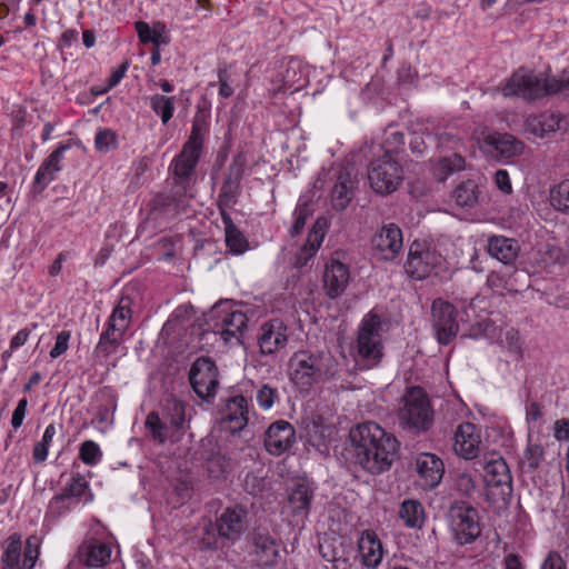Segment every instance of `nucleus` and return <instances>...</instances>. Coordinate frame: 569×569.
Wrapping results in <instances>:
<instances>
[{"instance_id": "obj_1", "label": "nucleus", "mask_w": 569, "mask_h": 569, "mask_svg": "<svg viewBox=\"0 0 569 569\" xmlns=\"http://www.w3.org/2000/svg\"><path fill=\"white\" fill-rule=\"evenodd\" d=\"M351 456L356 465L371 475L388 471L398 455L399 442L373 421H366L350 430Z\"/></svg>"}, {"instance_id": "obj_2", "label": "nucleus", "mask_w": 569, "mask_h": 569, "mask_svg": "<svg viewBox=\"0 0 569 569\" xmlns=\"http://www.w3.org/2000/svg\"><path fill=\"white\" fill-rule=\"evenodd\" d=\"M289 378L301 391L338 375V362L329 351L299 350L289 359Z\"/></svg>"}, {"instance_id": "obj_3", "label": "nucleus", "mask_w": 569, "mask_h": 569, "mask_svg": "<svg viewBox=\"0 0 569 569\" xmlns=\"http://www.w3.org/2000/svg\"><path fill=\"white\" fill-rule=\"evenodd\" d=\"M207 131L204 119L196 116L188 140L182 146L181 151L173 158L170 166L173 184H176V194L190 196V181L202 154Z\"/></svg>"}, {"instance_id": "obj_4", "label": "nucleus", "mask_w": 569, "mask_h": 569, "mask_svg": "<svg viewBox=\"0 0 569 569\" xmlns=\"http://www.w3.org/2000/svg\"><path fill=\"white\" fill-rule=\"evenodd\" d=\"M382 320L372 311L368 312L358 329L355 361L362 369L378 366L383 358Z\"/></svg>"}, {"instance_id": "obj_5", "label": "nucleus", "mask_w": 569, "mask_h": 569, "mask_svg": "<svg viewBox=\"0 0 569 569\" xmlns=\"http://www.w3.org/2000/svg\"><path fill=\"white\" fill-rule=\"evenodd\" d=\"M401 400L402 407L398 411L400 427L413 435L429 430L433 422V411L425 390L410 387Z\"/></svg>"}, {"instance_id": "obj_6", "label": "nucleus", "mask_w": 569, "mask_h": 569, "mask_svg": "<svg viewBox=\"0 0 569 569\" xmlns=\"http://www.w3.org/2000/svg\"><path fill=\"white\" fill-rule=\"evenodd\" d=\"M447 519L452 539L460 546L475 542L481 533L478 511L466 501L452 502Z\"/></svg>"}, {"instance_id": "obj_7", "label": "nucleus", "mask_w": 569, "mask_h": 569, "mask_svg": "<svg viewBox=\"0 0 569 569\" xmlns=\"http://www.w3.org/2000/svg\"><path fill=\"white\" fill-rule=\"evenodd\" d=\"M503 97H520L535 101L548 96V74L536 73L525 68L516 70L501 87Z\"/></svg>"}, {"instance_id": "obj_8", "label": "nucleus", "mask_w": 569, "mask_h": 569, "mask_svg": "<svg viewBox=\"0 0 569 569\" xmlns=\"http://www.w3.org/2000/svg\"><path fill=\"white\" fill-rule=\"evenodd\" d=\"M368 179L371 188L380 194L393 192L402 181V168L389 152L370 163Z\"/></svg>"}, {"instance_id": "obj_9", "label": "nucleus", "mask_w": 569, "mask_h": 569, "mask_svg": "<svg viewBox=\"0 0 569 569\" xmlns=\"http://www.w3.org/2000/svg\"><path fill=\"white\" fill-rule=\"evenodd\" d=\"M442 261V254L433 247L425 241L416 240L409 247L405 270L410 278L422 280L430 276Z\"/></svg>"}, {"instance_id": "obj_10", "label": "nucleus", "mask_w": 569, "mask_h": 569, "mask_svg": "<svg viewBox=\"0 0 569 569\" xmlns=\"http://www.w3.org/2000/svg\"><path fill=\"white\" fill-rule=\"evenodd\" d=\"M457 308L441 298H437L431 305V323L435 337L440 345H449L459 332Z\"/></svg>"}, {"instance_id": "obj_11", "label": "nucleus", "mask_w": 569, "mask_h": 569, "mask_svg": "<svg viewBox=\"0 0 569 569\" xmlns=\"http://www.w3.org/2000/svg\"><path fill=\"white\" fill-rule=\"evenodd\" d=\"M487 496L492 501H506L512 493V477L507 462L499 457L485 463Z\"/></svg>"}, {"instance_id": "obj_12", "label": "nucleus", "mask_w": 569, "mask_h": 569, "mask_svg": "<svg viewBox=\"0 0 569 569\" xmlns=\"http://www.w3.org/2000/svg\"><path fill=\"white\" fill-rule=\"evenodd\" d=\"M246 164L247 160L242 153H238L232 158L217 198L220 213L228 212L227 210L238 202Z\"/></svg>"}, {"instance_id": "obj_13", "label": "nucleus", "mask_w": 569, "mask_h": 569, "mask_svg": "<svg viewBox=\"0 0 569 569\" xmlns=\"http://www.w3.org/2000/svg\"><path fill=\"white\" fill-rule=\"evenodd\" d=\"M21 539L19 536H10L7 547L1 556L2 569H33L39 557V542L36 537H29L26 541L21 558Z\"/></svg>"}, {"instance_id": "obj_14", "label": "nucleus", "mask_w": 569, "mask_h": 569, "mask_svg": "<svg viewBox=\"0 0 569 569\" xmlns=\"http://www.w3.org/2000/svg\"><path fill=\"white\" fill-rule=\"evenodd\" d=\"M218 368L208 357L194 360L189 371V381L198 397L209 400L217 393L219 387Z\"/></svg>"}, {"instance_id": "obj_15", "label": "nucleus", "mask_w": 569, "mask_h": 569, "mask_svg": "<svg viewBox=\"0 0 569 569\" xmlns=\"http://www.w3.org/2000/svg\"><path fill=\"white\" fill-rule=\"evenodd\" d=\"M376 256L382 260H393L402 249V232L395 223L383 226L371 239Z\"/></svg>"}, {"instance_id": "obj_16", "label": "nucleus", "mask_w": 569, "mask_h": 569, "mask_svg": "<svg viewBox=\"0 0 569 569\" xmlns=\"http://www.w3.org/2000/svg\"><path fill=\"white\" fill-rule=\"evenodd\" d=\"M295 441V427L286 420L272 422L264 433V448L273 456H280L288 451Z\"/></svg>"}, {"instance_id": "obj_17", "label": "nucleus", "mask_w": 569, "mask_h": 569, "mask_svg": "<svg viewBox=\"0 0 569 569\" xmlns=\"http://www.w3.org/2000/svg\"><path fill=\"white\" fill-rule=\"evenodd\" d=\"M211 319H220V322L214 325V332L221 335L224 341H230L236 338L247 326L248 318L244 312L240 310H226L221 305H216L210 311Z\"/></svg>"}, {"instance_id": "obj_18", "label": "nucleus", "mask_w": 569, "mask_h": 569, "mask_svg": "<svg viewBox=\"0 0 569 569\" xmlns=\"http://www.w3.org/2000/svg\"><path fill=\"white\" fill-rule=\"evenodd\" d=\"M246 517L247 512L240 506L226 508L214 522L221 540L229 542L239 540L244 530Z\"/></svg>"}, {"instance_id": "obj_19", "label": "nucleus", "mask_w": 569, "mask_h": 569, "mask_svg": "<svg viewBox=\"0 0 569 569\" xmlns=\"http://www.w3.org/2000/svg\"><path fill=\"white\" fill-rule=\"evenodd\" d=\"M481 438L479 430L471 422L460 423L453 433V451L457 456L472 460L480 452Z\"/></svg>"}, {"instance_id": "obj_20", "label": "nucleus", "mask_w": 569, "mask_h": 569, "mask_svg": "<svg viewBox=\"0 0 569 569\" xmlns=\"http://www.w3.org/2000/svg\"><path fill=\"white\" fill-rule=\"evenodd\" d=\"M350 280L349 267L339 260L330 259L323 271V289L330 299L340 297Z\"/></svg>"}, {"instance_id": "obj_21", "label": "nucleus", "mask_w": 569, "mask_h": 569, "mask_svg": "<svg viewBox=\"0 0 569 569\" xmlns=\"http://www.w3.org/2000/svg\"><path fill=\"white\" fill-rule=\"evenodd\" d=\"M287 331L288 327L279 318L263 323L258 339L261 353L272 355L284 348L288 342Z\"/></svg>"}, {"instance_id": "obj_22", "label": "nucleus", "mask_w": 569, "mask_h": 569, "mask_svg": "<svg viewBox=\"0 0 569 569\" xmlns=\"http://www.w3.org/2000/svg\"><path fill=\"white\" fill-rule=\"evenodd\" d=\"M416 470L425 489H433L440 482L445 473L442 460L430 452H422L416 458Z\"/></svg>"}, {"instance_id": "obj_23", "label": "nucleus", "mask_w": 569, "mask_h": 569, "mask_svg": "<svg viewBox=\"0 0 569 569\" xmlns=\"http://www.w3.org/2000/svg\"><path fill=\"white\" fill-rule=\"evenodd\" d=\"M253 555L260 567L276 563L279 556V543L266 528H257L252 533Z\"/></svg>"}, {"instance_id": "obj_24", "label": "nucleus", "mask_w": 569, "mask_h": 569, "mask_svg": "<svg viewBox=\"0 0 569 569\" xmlns=\"http://www.w3.org/2000/svg\"><path fill=\"white\" fill-rule=\"evenodd\" d=\"M249 421L248 400L241 396H234L226 401L222 413V422L230 432L241 431Z\"/></svg>"}, {"instance_id": "obj_25", "label": "nucleus", "mask_w": 569, "mask_h": 569, "mask_svg": "<svg viewBox=\"0 0 569 569\" xmlns=\"http://www.w3.org/2000/svg\"><path fill=\"white\" fill-rule=\"evenodd\" d=\"M68 149L69 144H60L43 160L34 176V191L42 192L49 186V183L54 180L56 173L62 169V157L64 151Z\"/></svg>"}, {"instance_id": "obj_26", "label": "nucleus", "mask_w": 569, "mask_h": 569, "mask_svg": "<svg viewBox=\"0 0 569 569\" xmlns=\"http://www.w3.org/2000/svg\"><path fill=\"white\" fill-rule=\"evenodd\" d=\"M109 543L90 539L81 543L78 549V558L81 563L90 568H100L109 563L111 558Z\"/></svg>"}, {"instance_id": "obj_27", "label": "nucleus", "mask_w": 569, "mask_h": 569, "mask_svg": "<svg viewBox=\"0 0 569 569\" xmlns=\"http://www.w3.org/2000/svg\"><path fill=\"white\" fill-rule=\"evenodd\" d=\"M359 552L362 563L371 569H376L383 557L382 543L373 530H365L358 541Z\"/></svg>"}, {"instance_id": "obj_28", "label": "nucleus", "mask_w": 569, "mask_h": 569, "mask_svg": "<svg viewBox=\"0 0 569 569\" xmlns=\"http://www.w3.org/2000/svg\"><path fill=\"white\" fill-rule=\"evenodd\" d=\"M353 198V181L351 172L343 168L337 176L331 190V204L337 211H343Z\"/></svg>"}, {"instance_id": "obj_29", "label": "nucleus", "mask_w": 569, "mask_h": 569, "mask_svg": "<svg viewBox=\"0 0 569 569\" xmlns=\"http://www.w3.org/2000/svg\"><path fill=\"white\" fill-rule=\"evenodd\" d=\"M489 254L505 264L516 261L519 253V246L515 239L503 236H492L488 240Z\"/></svg>"}, {"instance_id": "obj_30", "label": "nucleus", "mask_w": 569, "mask_h": 569, "mask_svg": "<svg viewBox=\"0 0 569 569\" xmlns=\"http://www.w3.org/2000/svg\"><path fill=\"white\" fill-rule=\"evenodd\" d=\"M312 499L313 490L310 485L299 481L290 489L288 506L293 515L307 517Z\"/></svg>"}, {"instance_id": "obj_31", "label": "nucleus", "mask_w": 569, "mask_h": 569, "mask_svg": "<svg viewBox=\"0 0 569 569\" xmlns=\"http://www.w3.org/2000/svg\"><path fill=\"white\" fill-rule=\"evenodd\" d=\"M223 228L224 241L228 250L233 254H242L249 248V242L239 228L233 223L228 212L220 213Z\"/></svg>"}, {"instance_id": "obj_32", "label": "nucleus", "mask_w": 569, "mask_h": 569, "mask_svg": "<svg viewBox=\"0 0 569 569\" xmlns=\"http://www.w3.org/2000/svg\"><path fill=\"white\" fill-rule=\"evenodd\" d=\"M61 493L74 503H89L93 500L90 485L81 473H73L70 482L66 485Z\"/></svg>"}, {"instance_id": "obj_33", "label": "nucleus", "mask_w": 569, "mask_h": 569, "mask_svg": "<svg viewBox=\"0 0 569 569\" xmlns=\"http://www.w3.org/2000/svg\"><path fill=\"white\" fill-rule=\"evenodd\" d=\"M488 144H490L497 156L501 159H510L522 153L525 144L511 134H497L488 138Z\"/></svg>"}, {"instance_id": "obj_34", "label": "nucleus", "mask_w": 569, "mask_h": 569, "mask_svg": "<svg viewBox=\"0 0 569 569\" xmlns=\"http://www.w3.org/2000/svg\"><path fill=\"white\" fill-rule=\"evenodd\" d=\"M140 42L147 44L152 43L153 47H160L161 44L169 43V37L167 36L166 24L162 22H156L150 27L144 21H137L134 23Z\"/></svg>"}, {"instance_id": "obj_35", "label": "nucleus", "mask_w": 569, "mask_h": 569, "mask_svg": "<svg viewBox=\"0 0 569 569\" xmlns=\"http://www.w3.org/2000/svg\"><path fill=\"white\" fill-rule=\"evenodd\" d=\"M399 517L406 527L420 529L422 528L426 519L425 507L418 500H405L400 506Z\"/></svg>"}, {"instance_id": "obj_36", "label": "nucleus", "mask_w": 569, "mask_h": 569, "mask_svg": "<svg viewBox=\"0 0 569 569\" xmlns=\"http://www.w3.org/2000/svg\"><path fill=\"white\" fill-rule=\"evenodd\" d=\"M131 306L132 299L129 296H122L113 308L108 319V325H114V328L126 333L131 323Z\"/></svg>"}, {"instance_id": "obj_37", "label": "nucleus", "mask_w": 569, "mask_h": 569, "mask_svg": "<svg viewBox=\"0 0 569 569\" xmlns=\"http://www.w3.org/2000/svg\"><path fill=\"white\" fill-rule=\"evenodd\" d=\"M124 335V332L114 328V325L107 323V328L100 335L98 345L96 346V352L102 353L104 358H108L110 355L117 352Z\"/></svg>"}, {"instance_id": "obj_38", "label": "nucleus", "mask_w": 569, "mask_h": 569, "mask_svg": "<svg viewBox=\"0 0 569 569\" xmlns=\"http://www.w3.org/2000/svg\"><path fill=\"white\" fill-rule=\"evenodd\" d=\"M465 169V159L458 153L440 158L432 167L433 177L443 182L449 176Z\"/></svg>"}, {"instance_id": "obj_39", "label": "nucleus", "mask_w": 569, "mask_h": 569, "mask_svg": "<svg viewBox=\"0 0 569 569\" xmlns=\"http://www.w3.org/2000/svg\"><path fill=\"white\" fill-rule=\"evenodd\" d=\"M323 233L316 228L309 232L307 242L296 253L292 262L295 268H303L308 261L316 254L322 241Z\"/></svg>"}, {"instance_id": "obj_40", "label": "nucleus", "mask_w": 569, "mask_h": 569, "mask_svg": "<svg viewBox=\"0 0 569 569\" xmlns=\"http://www.w3.org/2000/svg\"><path fill=\"white\" fill-rule=\"evenodd\" d=\"M186 406L183 401L176 397H170L166 400L164 418L169 420L171 427L180 430L186 421Z\"/></svg>"}, {"instance_id": "obj_41", "label": "nucleus", "mask_w": 569, "mask_h": 569, "mask_svg": "<svg viewBox=\"0 0 569 569\" xmlns=\"http://www.w3.org/2000/svg\"><path fill=\"white\" fill-rule=\"evenodd\" d=\"M441 140L442 137H437L426 129L420 132L415 131L411 134L409 146L415 154L421 156L429 147H438Z\"/></svg>"}, {"instance_id": "obj_42", "label": "nucleus", "mask_w": 569, "mask_h": 569, "mask_svg": "<svg viewBox=\"0 0 569 569\" xmlns=\"http://www.w3.org/2000/svg\"><path fill=\"white\" fill-rule=\"evenodd\" d=\"M550 203L556 210L569 214V179L550 189Z\"/></svg>"}, {"instance_id": "obj_43", "label": "nucleus", "mask_w": 569, "mask_h": 569, "mask_svg": "<svg viewBox=\"0 0 569 569\" xmlns=\"http://www.w3.org/2000/svg\"><path fill=\"white\" fill-rule=\"evenodd\" d=\"M458 206L472 207L478 201V187L472 180L460 183L453 191Z\"/></svg>"}, {"instance_id": "obj_44", "label": "nucleus", "mask_w": 569, "mask_h": 569, "mask_svg": "<svg viewBox=\"0 0 569 569\" xmlns=\"http://www.w3.org/2000/svg\"><path fill=\"white\" fill-rule=\"evenodd\" d=\"M151 109L161 117L163 124H167L173 116L174 98L162 94H153L150 99Z\"/></svg>"}, {"instance_id": "obj_45", "label": "nucleus", "mask_w": 569, "mask_h": 569, "mask_svg": "<svg viewBox=\"0 0 569 569\" xmlns=\"http://www.w3.org/2000/svg\"><path fill=\"white\" fill-rule=\"evenodd\" d=\"M543 455L541 445L529 441L520 460L521 467L528 471H535L543 460Z\"/></svg>"}, {"instance_id": "obj_46", "label": "nucleus", "mask_w": 569, "mask_h": 569, "mask_svg": "<svg viewBox=\"0 0 569 569\" xmlns=\"http://www.w3.org/2000/svg\"><path fill=\"white\" fill-rule=\"evenodd\" d=\"M229 467V459L220 452L212 453L206 460L207 471L212 479H220L224 477Z\"/></svg>"}, {"instance_id": "obj_47", "label": "nucleus", "mask_w": 569, "mask_h": 569, "mask_svg": "<svg viewBox=\"0 0 569 569\" xmlns=\"http://www.w3.org/2000/svg\"><path fill=\"white\" fill-rule=\"evenodd\" d=\"M221 540L217 527L213 522L209 521L201 530L200 536L197 538V545L201 550H213L218 548V542Z\"/></svg>"}, {"instance_id": "obj_48", "label": "nucleus", "mask_w": 569, "mask_h": 569, "mask_svg": "<svg viewBox=\"0 0 569 569\" xmlns=\"http://www.w3.org/2000/svg\"><path fill=\"white\" fill-rule=\"evenodd\" d=\"M57 433V428L54 423H50L42 436L41 441L37 442L33 447V459L36 462H43L48 457L49 447L52 442L53 437Z\"/></svg>"}, {"instance_id": "obj_49", "label": "nucleus", "mask_w": 569, "mask_h": 569, "mask_svg": "<svg viewBox=\"0 0 569 569\" xmlns=\"http://www.w3.org/2000/svg\"><path fill=\"white\" fill-rule=\"evenodd\" d=\"M79 457L88 466L97 465L102 457L99 446L92 440H86L79 449Z\"/></svg>"}, {"instance_id": "obj_50", "label": "nucleus", "mask_w": 569, "mask_h": 569, "mask_svg": "<svg viewBox=\"0 0 569 569\" xmlns=\"http://www.w3.org/2000/svg\"><path fill=\"white\" fill-rule=\"evenodd\" d=\"M312 214V209L308 202L299 203L293 212L295 222L290 229L291 237H297L301 233L306 226V221Z\"/></svg>"}, {"instance_id": "obj_51", "label": "nucleus", "mask_w": 569, "mask_h": 569, "mask_svg": "<svg viewBox=\"0 0 569 569\" xmlns=\"http://www.w3.org/2000/svg\"><path fill=\"white\" fill-rule=\"evenodd\" d=\"M453 487L461 496L471 497L477 489V483L471 473L461 471L456 475Z\"/></svg>"}, {"instance_id": "obj_52", "label": "nucleus", "mask_w": 569, "mask_h": 569, "mask_svg": "<svg viewBox=\"0 0 569 569\" xmlns=\"http://www.w3.org/2000/svg\"><path fill=\"white\" fill-rule=\"evenodd\" d=\"M144 426L150 431L154 440H158L160 443L166 441V425L161 421L159 415L156 411H151L147 416Z\"/></svg>"}, {"instance_id": "obj_53", "label": "nucleus", "mask_w": 569, "mask_h": 569, "mask_svg": "<svg viewBox=\"0 0 569 569\" xmlns=\"http://www.w3.org/2000/svg\"><path fill=\"white\" fill-rule=\"evenodd\" d=\"M94 146L100 152H109L117 148L116 133L109 129L100 130L94 138Z\"/></svg>"}, {"instance_id": "obj_54", "label": "nucleus", "mask_w": 569, "mask_h": 569, "mask_svg": "<svg viewBox=\"0 0 569 569\" xmlns=\"http://www.w3.org/2000/svg\"><path fill=\"white\" fill-rule=\"evenodd\" d=\"M257 402L262 409H270L276 399H278V390L270 385H262L261 388L257 391Z\"/></svg>"}, {"instance_id": "obj_55", "label": "nucleus", "mask_w": 569, "mask_h": 569, "mask_svg": "<svg viewBox=\"0 0 569 569\" xmlns=\"http://www.w3.org/2000/svg\"><path fill=\"white\" fill-rule=\"evenodd\" d=\"M557 93L569 94V74L567 72H562L558 77L548 76V96Z\"/></svg>"}, {"instance_id": "obj_56", "label": "nucleus", "mask_w": 569, "mask_h": 569, "mask_svg": "<svg viewBox=\"0 0 569 569\" xmlns=\"http://www.w3.org/2000/svg\"><path fill=\"white\" fill-rule=\"evenodd\" d=\"M71 503L72 502L60 492L50 500L49 511L53 517L59 518L70 511Z\"/></svg>"}, {"instance_id": "obj_57", "label": "nucleus", "mask_w": 569, "mask_h": 569, "mask_svg": "<svg viewBox=\"0 0 569 569\" xmlns=\"http://www.w3.org/2000/svg\"><path fill=\"white\" fill-rule=\"evenodd\" d=\"M184 196H179V194H176V184H173V188H172V194H157L156 198L153 199V209H158V208H169L171 206H174V207H179L180 203L182 202L181 199L183 198Z\"/></svg>"}, {"instance_id": "obj_58", "label": "nucleus", "mask_w": 569, "mask_h": 569, "mask_svg": "<svg viewBox=\"0 0 569 569\" xmlns=\"http://www.w3.org/2000/svg\"><path fill=\"white\" fill-rule=\"evenodd\" d=\"M386 134L385 152L393 154V152H396L400 147L405 144V136L401 131L392 130V128H390Z\"/></svg>"}, {"instance_id": "obj_59", "label": "nucleus", "mask_w": 569, "mask_h": 569, "mask_svg": "<svg viewBox=\"0 0 569 569\" xmlns=\"http://www.w3.org/2000/svg\"><path fill=\"white\" fill-rule=\"evenodd\" d=\"M71 333L70 331H61L57 335L56 343L53 348L50 350V357L56 359L63 355L69 347V340H70Z\"/></svg>"}, {"instance_id": "obj_60", "label": "nucleus", "mask_w": 569, "mask_h": 569, "mask_svg": "<svg viewBox=\"0 0 569 569\" xmlns=\"http://www.w3.org/2000/svg\"><path fill=\"white\" fill-rule=\"evenodd\" d=\"M540 569H567V565L559 552L550 551L541 563Z\"/></svg>"}, {"instance_id": "obj_61", "label": "nucleus", "mask_w": 569, "mask_h": 569, "mask_svg": "<svg viewBox=\"0 0 569 569\" xmlns=\"http://www.w3.org/2000/svg\"><path fill=\"white\" fill-rule=\"evenodd\" d=\"M506 348L507 350L516 356L517 358L521 357V343L520 338L517 331L510 330L506 333Z\"/></svg>"}, {"instance_id": "obj_62", "label": "nucleus", "mask_w": 569, "mask_h": 569, "mask_svg": "<svg viewBox=\"0 0 569 569\" xmlns=\"http://www.w3.org/2000/svg\"><path fill=\"white\" fill-rule=\"evenodd\" d=\"M27 406H28L27 398H22L19 400V402L12 413V418H11V425L14 429H18L21 427L23 419L26 417Z\"/></svg>"}, {"instance_id": "obj_63", "label": "nucleus", "mask_w": 569, "mask_h": 569, "mask_svg": "<svg viewBox=\"0 0 569 569\" xmlns=\"http://www.w3.org/2000/svg\"><path fill=\"white\" fill-rule=\"evenodd\" d=\"M229 73L227 69H219L218 79H219V94L222 98H229L233 94V89L229 84Z\"/></svg>"}, {"instance_id": "obj_64", "label": "nucleus", "mask_w": 569, "mask_h": 569, "mask_svg": "<svg viewBox=\"0 0 569 569\" xmlns=\"http://www.w3.org/2000/svg\"><path fill=\"white\" fill-rule=\"evenodd\" d=\"M555 438L559 441L569 440V420L560 419L555 422Z\"/></svg>"}]
</instances>
